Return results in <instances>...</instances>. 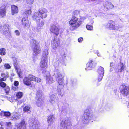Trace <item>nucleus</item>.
<instances>
[{"instance_id":"obj_1","label":"nucleus","mask_w":129,"mask_h":129,"mask_svg":"<svg viewBox=\"0 0 129 129\" xmlns=\"http://www.w3.org/2000/svg\"><path fill=\"white\" fill-rule=\"evenodd\" d=\"M64 75V73H60L59 71L58 70L55 69L54 71L53 76L55 77L57 81L59 84L57 86L58 89H59L60 90L63 87Z\"/></svg>"},{"instance_id":"obj_2","label":"nucleus","mask_w":129,"mask_h":129,"mask_svg":"<svg viewBox=\"0 0 129 129\" xmlns=\"http://www.w3.org/2000/svg\"><path fill=\"white\" fill-rule=\"evenodd\" d=\"M82 23V21L77 17H73L69 22V24L70 26L69 28L72 31L74 30L79 27Z\"/></svg>"},{"instance_id":"obj_3","label":"nucleus","mask_w":129,"mask_h":129,"mask_svg":"<svg viewBox=\"0 0 129 129\" xmlns=\"http://www.w3.org/2000/svg\"><path fill=\"white\" fill-rule=\"evenodd\" d=\"M47 10L45 8H42L39 10V13L36 12L34 13L33 16V19H37L38 20L40 18L43 19L46 18L47 16Z\"/></svg>"},{"instance_id":"obj_4","label":"nucleus","mask_w":129,"mask_h":129,"mask_svg":"<svg viewBox=\"0 0 129 129\" xmlns=\"http://www.w3.org/2000/svg\"><path fill=\"white\" fill-rule=\"evenodd\" d=\"M93 117V115L91 111L86 110L84 113L83 117V123L84 124L88 123L92 119Z\"/></svg>"},{"instance_id":"obj_5","label":"nucleus","mask_w":129,"mask_h":129,"mask_svg":"<svg viewBox=\"0 0 129 129\" xmlns=\"http://www.w3.org/2000/svg\"><path fill=\"white\" fill-rule=\"evenodd\" d=\"M36 104L37 106L39 107L41 106L43 104V101L44 99L43 94L41 91H37L36 94Z\"/></svg>"},{"instance_id":"obj_6","label":"nucleus","mask_w":129,"mask_h":129,"mask_svg":"<svg viewBox=\"0 0 129 129\" xmlns=\"http://www.w3.org/2000/svg\"><path fill=\"white\" fill-rule=\"evenodd\" d=\"M31 45L32 48L36 54H38L41 52V48L38 45V42L35 40H33L31 42Z\"/></svg>"},{"instance_id":"obj_7","label":"nucleus","mask_w":129,"mask_h":129,"mask_svg":"<svg viewBox=\"0 0 129 129\" xmlns=\"http://www.w3.org/2000/svg\"><path fill=\"white\" fill-rule=\"evenodd\" d=\"M30 129H38L39 124L38 120L33 119L30 120L29 122Z\"/></svg>"},{"instance_id":"obj_8","label":"nucleus","mask_w":129,"mask_h":129,"mask_svg":"<svg viewBox=\"0 0 129 129\" xmlns=\"http://www.w3.org/2000/svg\"><path fill=\"white\" fill-rule=\"evenodd\" d=\"M71 125V123L67 118L64 119L61 122L60 127L61 129H67L68 127Z\"/></svg>"},{"instance_id":"obj_9","label":"nucleus","mask_w":129,"mask_h":129,"mask_svg":"<svg viewBox=\"0 0 129 129\" xmlns=\"http://www.w3.org/2000/svg\"><path fill=\"white\" fill-rule=\"evenodd\" d=\"M59 40L56 37H54L51 41V46L54 50H56L59 45Z\"/></svg>"},{"instance_id":"obj_10","label":"nucleus","mask_w":129,"mask_h":129,"mask_svg":"<svg viewBox=\"0 0 129 129\" xmlns=\"http://www.w3.org/2000/svg\"><path fill=\"white\" fill-rule=\"evenodd\" d=\"M15 125L17 129H26V124L24 119H22L20 123H15Z\"/></svg>"},{"instance_id":"obj_11","label":"nucleus","mask_w":129,"mask_h":129,"mask_svg":"<svg viewBox=\"0 0 129 129\" xmlns=\"http://www.w3.org/2000/svg\"><path fill=\"white\" fill-rule=\"evenodd\" d=\"M59 27L55 25H51L50 27V31L55 35H58L59 33Z\"/></svg>"},{"instance_id":"obj_12","label":"nucleus","mask_w":129,"mask_h":129,"mask_svg":"<svg viewBox=\"0 0 129 129\" xmlns=\"http://www.w3.org/2000/svg\"><path fill=\"white\" fill-rule=\"evenodd\" d=\"M36 20L37 24V27L36 29V31L38 32H40L41 29L42 28L43 26L44 25V23L42 21H40V19L38 20L37 19H34Z\"/></svg>"},{"instance_id":"obj_13","label":"nucleus","mask_w":129,"mask_h":129,"mask_svg":"<svg viewBox=\"0 0 129 129\" xmlns=\"http://www.w3.org/2000/svg\"><path fill=\"white\" fill-rule=\"evenodd\" d=\"M46 83L49 84L53 83L54 82L53 78L50 75L49 72H46Z\"/></svg>"},{"instance_id":"obj_14","label":"nucleus","mask_w":129,"mask_h":129,"mask_svg":"<svg viewBox=\"0 0 129 129\" xmlns=\"http://www.w3.org/2000/svg\"><path fill=\"white\" fill-rule=\"evenodd\" d=\"M120 89L121 93L124 96H127L128 93V90L125 85H121L120 87Z\"/></svg>"},{"instance_id":"obj_15","label":"nucleus","mask_w":129,"mask_h":129,"mask_svg":"<svg viewBox=\"0 0 129 129\" xmlns=\"http://www.w3.org/2000/svg\"><path fill=\"white\" fill-rule=\"evenodd\" d=\"M98 72L99 74L98 80L99 81H100L102 79L104 76V69L101 67H100L98 69Z\"/></svg>"},{"instance_id":"obj_16","label":"nucleus","mask_w":129,"mask_h":129,"mask_svg":"<svg viewBox=\"0 0 129 129\" xmlns=\"http://www.w3.org/2000/svg\"><path fill=\"white\" fill-rule=\"evenodd\" d=\"M9 25H5L2 27H0V31L3 34L7 35L8 34Z\"/></svg>"},{"instance_id":"obj_17","label":"nucleus","mask_w":129,"mask_h":129,"mask_svg":"<svg viewBox=\"0 0 129 129\" xmlns=\"http://www.w3.org/2000/svg\"><path fill=\"white\" fill-rule=\"evenodd\" d=\"M48 61V59L42 58L40 63V66L43 69H45L47 68Z\"/></svg>"},{"instance_id":"obj_18","label":"nucleus","mask_w":129,"mask_h":129,"mask_svg":"<svg viewBox=\"0 0 129 129\" xmlns=\"http://www.w3.org/2000/svg\"><path fill=\"white\" fill-rule=\"evenodd\" d=\"M22 24L25 28H28L30 26L29 22L27 17L23 18L22 20Z\"/></svg>"},{"instance_id":"obj_19","label":"nucleus","mask_w":129,"mask_h":129,"mask_svg":"<svg viewBox=\"0 0 129 129\" xmlns=\"http://www.w3.org/2000/svg\"><path fill=\"white\" fill-rule=\"evenodd\" d=\"M10 119L12 120H16L20 119L21 117L20 114L18 113L14 112L12 113Z\"/></svg>"},{"instance_id":"obj_20","label":"nucleus","mask_w":129,"mask_h":129,"mask_svg":"<svg viewBox=\"0 0 129 129\" xmlns=\"http://www.w3.org/2000/svg\"><path fill=\"white\" fill-rule=\"evenodd\" d=\"M27 76L30 81H34L37 83L41 82V79L40 78L36 77L31 74H29Z\"/></svg>"},{"instance_id":"obj_21","label":"nucleus","mask_w":129,"mask_h":129,"mask_svg":"<svg viewBox=\"0 0 129 129\" xmlns=\"http://www.w3.org/2000/svg\"><path fill=\"white\" fill-rule=\"evenodd\" d=\"M49 102L52 105H54L57 103V99L55 95L52 94L50 96Z\"/></svg>"},{"instance_id":"obj_22","label":"nucleus","mask_w":129,"mask_h":129,"mask_svg":"<svg viewBox=\"0 0 129 129\" xmlns=\"http://www.w3.org/2000/svg\"><path fill=\"white\" fill-rule=\"evenodd\" d=\"M93 61L92 60H90L89 61L86 65V68H85L86 71H87L89 70H91L92 68L94 67L93 65Z\"/></svg>"},{"instance_id":"obj_23","label":"nucleus","mask_w":129,"mask_h":129,"mask_svg":"<svg viewBox=\"0 0 129 129\" xmlns=\"http://www.w3.org/2000/svg\"><path fill=\"white\" fill-rule=\"evenodd\" d=\"M55 118L53 115H51L49 116L48 118L47 121L49 125H50L54 121Z\"/></svg>"},{"instance_id":"obj_24","label":"nucleus","mask_w":129,"mask_h":129,"mask_svg":"<svg viewBox=\"0 0 129 129\" xmlns=\"http://www.w3.org/2000/svg\"><path fill=\"white\" fill-rule=\"evenodd\" d=\"M124 68L123 64L120 63L119 64L117 68L116 69V71L117 72H121L124 70Z\"/></svg>"},{"instance_id":"obj_25","label":"nucleus","mask_w":129,"mask_h":129,"mask_svg":"<svg viewBox=\"0 0 129 129\" xmlns=\"http://www.w3.org/2000/svg\"><path fill=\"white\" fill-rule=\"evenodd\" d=\"M104 7L107 9H112L114 7V6L111 3L108 2H105L103 4Z\"/></svg>"},{"instance_id":"obj_26","label":"nucleus","mask_w":129,"mask_h":129,"mask_svg":"<svg viewBox=\"0 0 129 129\" xmlns=\"http://www.w3.org/2000/svg\"><path fill=\"white\" fill-rule=\"evenodd\" d=\"M12 14V15L17 13L18 11V8L17 6L14 5H12L11 6Z\"/></svg>"},{"instance_id":"obj_27","label":"nucleus","mask_w":129,"mask_h":129,"mask_svg":"<svg viewBox=\"0 0 129 129\" xmlns=\"http://www.w3.org/2000/svg\"><path fill=\"white\" fill-rule=\"evenodd\" d=\"M23 82L24 84L27 86H29L31 84V82L28 76L25 77L24 78Z\"/></svg>"},{"instance_id":"obj_28","label":"nucleus","mask_w":129,"mask_h":129,"mask_svg":"<svg viewBox=\"0 0 129 129\" xmlns=\"http://www.w3.org/2000/svg\"><path fill=\"white\" fill-rule=\"evenodd\" d=\"M6 10L5 6H2L0 8V16L3 17L6 15Z\"/></svg>"},{"instance_id":"obj_29","label":"nucleus","mask_w":129,"mask_h":129,"mask_svg":"<svg viewBox=\"0 0 129 129\" xmlns=\"http://www.w3.org/2000/svg\"><path fill=\"white\" fill-rule=\"evenodd\" d=\"M0 114L1 116H5L7 117H9L10 118V117H11V115L10 113L8 111H2L1 112Z\"/></svg>"},{"instance_id":"obj_30","label":"nucleus","mask_w":129,"mask_h":129,"mask_svg":"<svg viewBox=\"0 0 129 129\" xmlns=\"http://www.w3.org/2000/svg\"><path fill=\"white\" fill-rule=\"evenodd\" d=\"M48 50L47 49L43 51V53L42 55V58H44L48 59Z\"/></svg>"},{"instance_id":"obj_31","label":"nucleus","mask_w":129,"mask_h":129,"mask_svg":"<svg viewBox=\"0 0 129 129\" xmlns=\"http://www.w3.org/2000/svg\"><path fill=\"white\" fill-rule=\"evenodd\" d=\"M111 25L110 26L109 29H110L117 30L120 27V26H118V25H113L110 23Z\"/></svg>"},{"instance_id":"obj_32","label":"nucleus","mask_w":129,"mask_h":129,"mask_svg":"<svg viewBox=\"0 0 129 129\" xmlns=\"http://www.w3.org/2000/svg\"><path fill=\"white\" fill-rule=\"evenodd\" d=\"M30 105L26 106L23 108V111L24 112L29 113V112L30 111Z\"/></svg>"},{"instance_id":"obj_33","label":"nucleus","mask_w":129,"mask_h":129,"mask_svg":"<svg viewBox=\"0 0 129 129\" xmlns=\"http://www.w3.org/2000/svg\"><path fill=\"white\" fill-rule=\"evenodd\" d=\"M6 49L4 48H1L0 49V54L1 55H5L6 54Z\"/></svg>"},{"instance_id":"obj_34","label":"nucleus","mask_w":129,"mask_h":129,"mask_svg":"<svg viewBox=\"0 0 129 129\" xmlns=\"http://www.w3.org/2000/svg\"><path fill=\"white\" fill-rule=\"evenodd\" d=\"M31 11L30 9H26L24 13V14L26 16H28L31 13Z\"/></svg>"},{"instance_id":"obj_35","label":"nucleus","mask_w":129,"mask_h":129,"mask_svg":"<svg viewBox=\"0 0 129 129\" xmlns=\"http://www.w3.org/2000/svg\"><path fill=\"white\" fill-rule=\"evenodd\" d=\"M69 104L67 103H64L63 104V105L62 106V111H63V110L64 109H67L69 107Z\"/></svg>"},{"instance_id":"obj_36","label":"nucleus","mask_w":129,"mask_h":129,"mask_svg":"<svg viewBox=\"0 0 129 129\" xmlns=\"http://www.w3.org/2000/svg\"><path fill=\"white\" fill-rule=\"evenodd\" d=\"M86 27L87 29L88 30H92L93 29V27L92 25H90L87 24L86 25Z\"/></svg>"},{"instance_id":"obj_37","label":"nucleus","mask_w":129,"mask_h":129,"mask_svg":"<svg viewBox=\"0 0 129 129\" xmlns=\"http://www.w3.org/2000/svg\"><path fill=\"white\" fill-rule=\"evenodd\" d=\"M13 60L14 61V66L16 69H17V59L15 57H13Z\"/></svg>"},{"instance_id":"obj_38","label":"nucleus","mask_w":129,"mask_h":129,"mask_svg":"<svg viewBox=\"0 0 129 129\" xmlns=\"http://www.w3.org/2000/svg\"><path fill=\"white\" fill-rule=\"evenodd\" d=\"M8 72L3 73L1 74V77L4 78H6L8 77Z\"/></svg>"},{"instance_id":"obj_39","label":"nucleus","mask_w":129,"mask_h":129,"mask_svg":"<svg viewBox=\"0 0 129 129\" xmlns=\"http://www.w3.org/2000/svg\"><path fill=\"white\" fill-rule=\"evenodd\" d=\"M23 94L22 92H19L17 93L16 96L18 99H19L22 97Z\"/></svg>"},{"instance_id":"obj_40","label":"nucleus","mask_w":129,"mask_h":129,"mask_svg":"<svg viewBox=\"0 0 129 129\" xmlns=\"http://www.w3.org/2000/svg\"><path fill=\"white\" fill-rule=\"evenodd\" d=\"M7 124V129H12V126L11 125V123L10 122H6Z\"/></svg>"},{"instance_id":"obj_41","label":"nucleus","mask_w":129,"mask_h":129,"mask_svg":"<svg viewBox=\"0 0 129 129\" xmlns=\"http://www.w3.org/2000/svg\"><path fill=\"white\" fill-rule=\"evenodd\" d=\"M79 12L78 11L76 10L73 12L72 17H77L78 15L79 14Z\"/></svg>"},{"instance_id":"obj_42","label":"nucleus","mask_w":129,"mask_h":129,"mask_svg":"<svg viewBox=\"0 0 129 129\" xmlns=\"http://www.w3.org/2000/svg\"><path fill=\"white\" fill-rule=\"evenodd\" d=\"M16 70H17V72L18 76L20 78H22V76L20 74L22 73V72L20 70L18 69L17 68V69L15 68Z\"/></svg>"},{"instance_id":"obj_43","label":"nucleus","mask_w":129,"mask_h":129,"mask_svg":"<svg viewBox=\"0 0 129 129\" xmlns=\"http://www.w3.org/2000/svg\"><path fill=\"white\" fill-rule=\"evenodd\" d=\"M5 68L6 69H9L11 68V67L10 65L6 63L4 65Z\"/></svg>"},{"instance_id":"obj_44","label":"nucleus","mask_w":129,"mask_h":129,"mask_svg":"<svg viewBox=\"0 0 129 129\" xmlns=\"http://www.w3.org/2000/svg\"><path fill=\"white\" fill-rule=\"evenodd\" d=\"M0 85L2 87H4L6 86V84L5 83L3 82H1L0 83Z\"/></svg>"},{"instance_id":"obj_45","label":"nucleus","mask_w":129,"mask_h":129,"mask_svg":"<svg viewBox=\"0 0 129 129\" xmlns=\"http://www.w3.org/2000/svg\"><path fill=\"white\" fill-rule=\"evenodd\" d=\"M33 0H27L26 2L27 4H31L33 3Z\"/></svg>"},{"instance_id":"obj_46","label":"nucleus","mask_w":129,"mask_h":129,"mask_svg":"<svg viewBox=\"0 0 129 129\" xmlns=\"http://www.w3.org/2000/svg\"><path fill=\"white\" fill-rule=\"evenodd\" d=\"M14 33L17 36H19L20 35V33L19 31L18 30H15L14 31Z\"/></svg>"},{"instance_id":"obj_47","label":"nucleus","mask_w":129,"mask_h":129,"mask_svg":"<svg viewBox=\"0 0 129 129\" xmlns=\"http://www.w3.org/2000/svg\"><path fill=\"white\" fill-rule=\"evenodd\" d=\"M111 25L110 23H108L105 24L106 27L107 28L109 29L110 27V26Z\"/></svg>"},{"instance_id":"obj_48","label":"nucleus","mask_w":129,"mask_h":129,"mask_svg":"<svg viewBox=\"0 0 129 129\" xmlns=\"http://www.w3.org/2000/svg\"><path fill=\"white\" fill-rule=\"evenodd\" d=\"M9 91V87H6L5 89V91L6 93H8Z\"/></svg>"},{"instance_id":"obj_49","label":"nucleus","mask_w":129,"mask_h":129,"mask_svg":"<svg viewBox=\"0 0 129 129\" xmlns=\"http://www.w3.org/2000/svg\"><path fill=\"white\" fill-rule=\"evenodd\" d=\"M59 61H57L56 62H55L54 64V66L57 67L59 65Z\"/></svg>"},{"instance_id":"obj_50","label":"nucleus","mask_w":129,"mask_h":129,"mask_svg":"<svg viewBox=\"0 0 129 129\" xmlns=\"http://www.w3.org/2000/svg\"><path fill=\"white\" fill-rule=\"evenodd\" d=\"M94 23V21L93 20V19H91L90 20V22L89 23H88V24H91L93 25V24Z\"/></svg>"},{"instance_id":"obj_51","label":"nucleus","mask_w":129,"mask_h":129,"mask_svg":"<svg viewBox=\"0 0 129 129\" xmlns=\"http://www.w3.org/2000/svg\"><path fill=\"white\" fill-rule=\"evenodd\" d=\"M14 84L15 86L17 87L19 85V82L18 81H15L14 82Z\"/></svg>"},{"instance_id":"obj_52","label":"nucleus","mask_w":129,"mask_h":129,"mask_svg":"<svg viewBox=\"0 0 129 129\" xmlns=\"http://www.w3.org/2000/svg\"><path fill=\"white\" fill-rule=\"evenodd\" d=\"M6 79V78H4L3 77V78H0V82H3L2 81H5Z\"/></svg>"},{"instance_id":"obj_53","label":"nucleus","mask_w":129,"mask_h":129,"mask_svg":"<svg viewBox=\"0 0 129 129\" xmlns=\"http://www.w3.org/2000/svg\"><path fill=\"white\" fill-rule=\"evenodd\" d=\"M83 41V38L82 37L78 39V41L79 42H81Z\"/></svg>"},{"instance_id":"obj_54","label":"nucleus","mask_w":129,"mask_h":129,"mask_svg":"<svg viewBox=\"0 0 129 129\" xmlns=\"http://www.w3.org/2000/svg\"><path fill=\"white\" fill-rule=\"evenodd\" d=\"M12 88L14 90H15L17 89V87H14V86H13L12 87Z\"/></svg>"},{"instance_id":"obj_55","label":"nucleus","mask_w":129,"mask_h":129,"mask_svg":"<svg viewBox=\"0 0 129 129\" xmlns=\"http://www.w3.org/2000/svg\"><path fill=\"white\" fill-rule=\"evenodd\" d=\"M5 123L4 122H3L2 121L1 122H0V125L2 126L4 125Z\"/></svg>"},{"instance_id":"obj_56","label":"nucleus","mask_w":129,"mask_h":129,"mask_svg":"<svg viewBox=\"0 0 129 129\" xmlns=\"http://www.w3.org/2000/svg\"><path fill=\"white\" fill-rule=\"evenodd\" d=\"M97 52V55L98 56H101V55L98 52V51Z\"/></svg>"},{"instance_id":"obj_57","label":"nucleus","mask_w":129,"mask_h":129,"mask_svg":"<svg viewBox=\"0 0 129 129\" xmlns=\"http://www.w3.org/2000/svg\"><path fill=\"white\" fill-rule=\"evenodd\" d=\"M22 103V101H21V100H20V101H19L18 102V105H20V104H21V103Z\"/></svg>"},{"instance_id":"obj_58","label":"nucleus","mask_w":129,"mask_h":129,"mask_svg":"<svg viewBox=\"0 0 129 129\" xmlns=\"http://www.w3.org/2000/svg\"><path fill=\"white\" fill-rule=\"evenodd\" d=\"M110 65L111 67H113V63H110Z\"/></svg>"},{"instance_id":"obj_59","label":"nucleus","mask_w":129,"mask_h":129,"mask_svg":"<svg viewBox=\"0 0 129 129\" xmlns=\"http://www.w3.org/2000/svg\"><path fill=\"white\" fill-rule=\"evenodd\" d=\"M62 64H63V65H64L65 66H66V64L65 62H63L62 63Z\"/></svg>"},{"instance_id":"obj_60","label":"nucleus","mask_w":129,"mask_h":129,"mask_svg":"<svg viewBox=\"0 0 129 129\" xmlns=\"http://www.w3.org/2000/svg\"><path fill=\"white\" fill-rule=\"evenodd\" d=\"M2 59L0 58V63H1V61H2Z\"/></svg>"},{"instance_id":"obj_61","label":"nucleus","mask_w":129,"mask_h":129,"mask_svg":"<svg viewBox=\"0 0 129 129\" xmlns=\"http://www.w3.org/2000/svg\"><path fill=\"white\" fill-rule=\"evenodd\" d=\"M16 1L17 2H19V1H21V0H16Z\"/></svg>"},{"instance_id":"obj_62","label":"nucleus","mask_w":129,"mask_h":129,"mask_svg":"<svg viewBox=\"0 0 129 129\" xmlns=\"http://www.w3.org/2000/svg\"><path fill=\"white\" fill-rule=\"evenodd\" d=\"M0 129H4V128L2 127H1L0 128Z\"/></svg>"},{"instance_id":"obj_63","label":"nucleus","mask_w":129,"mask_h":129,"mask_svg":"<svg viewBox=\"0 0 129 129\" xmlns=\"http://www.w3.org/2000/svg\"><path fill=\"white\" fill-rule=\"evenodd\" d=\"M112 68H111V69L110 70V72H111V71H112V70L111 69H112Z\"/></svg>"},{"instance_id":"obj_64","label":"nucleus","mask_w":129,"mask_h":129,"mask_svg":"<svg viewBox=\"0 0 129 129\" xmlns=\"http://www.w3.org/2000/svg\"><path fill=\"white\" fill-rule=\"evenodd\" d=\"M39 104L40 105V103H39Z\"/></svg>"}]
</instances>
